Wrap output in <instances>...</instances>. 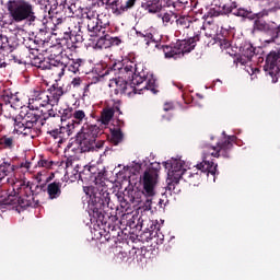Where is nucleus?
<instances>
[{"instance_id": "e2e57ef3", "label": "nucleus", "mask_w": 280, "mask_h": 280, "mask_svg": "<svg viewBox=\"0 0 280 280\" xmlns=\"http://www.w3.org/2000/svg\"><path fill=\"white\" fill-rule=\"evenodd\" d=\"M161 202H163V200L160 199V205H161Z\"/></svg>"}, {"instance_id": "4468645a", "label": "nucleus", "mask_w": 280, "mask_h": 280, "mask_svg": "<svg viewBox=\"0 0 280 280\" xmlns=\"http://www.w3.org/2000/svg\"><path fill=\"white\" fill-rule=\"evenodd\" d=\"M223 138L217 143L215 147H212L213 152H211V156L214 159H231V150H233V143L237 141L236 136H226V131L222 132Z\"/></svg>"}, {"instance_id": "864d4df0", "label": "nucleus", "mask_w": 280, "mask_h": 280, "mask_svg": "<svg viewBox=\"0 0 280 280\" xmlns=\"http://www.w3.org/2000/svg\"><path fill=\"white\" fill-rule=\"evenodd\" d=\"M162 21L163 23H170V21H172V14L164 13V15L162 16Z\"/></svg>"}, {"instance_id": "0eeeda50", "label": "nucleus", "mask_w": 280, "mask_h": 280, "mask_svg": "<svg viewBox=\"0 0 280 280\" xmlns=\"http://www.w3.org/2000/svg\"><path fill=\"white\" fill-rule=\"evenodd\" d=\"M62 95H65V88L58 83L50 85L47 91L37 88L28 100V107L38 110V108H45V106H58Z\"/></svg>"}, {"instance_id": "1a4fd4ad", "label": "nucleus", "mask_w": 280, "mask_h": 280, "mask_svg": "<svg viewBox=\"0 0 280 280\" xmlns=\"http://www.w3.org/2000/svg\"><path fill=\"white\" fill-rule=\"evenodd\" d=\"M5 8L12 23H30L32 25L36 22L34 4L30 0H9Z\"/></svg>"}, {"instance_id": "c85d7f7f", "label": "nucleus", "mask_w": 280, "mask_h": 280, "mask_svg": "<svg viewBox=\"0 0 280 280\" xmlns=\"http://www.w3.org/2000/svg\"><path fill=\"white\" fill-rule=\"evenodd\" d=\"M143 228H144V233H149V237H158L159 231H161V224H159V221H152V220L142 221L141 229Z\"/></svg>"}, {"instance_id": "f257e3e1", "label": "nucleus", "mask_w": 280, "mask_h": 280, "mask_svg": "<svg viewBox=\"0 0 280 280\" xmlns=\"http://www.w3.org/2000/svg\"><path fill=\"white\" fill-rule=\"evenodd\" d=\"M106 73L115 75L110 79V82L116 84L117 95H137V86L143 84V80L148 78V70L143 67V63H136L135 61H117L112 65Z\"/></svg>"}, {"instance_id": "79ce46f5", "label": "nucleus", "mask_w": 280, "mask_h": 280, "mask_svg": "<svg viewBox=\"0 0 280 280\" xmlns=\"http://www.w3.org/2000/svg\"><path fill=\"white\" fill-rule=\"evenodd\" d=\"M74 110L75 109H73L72 107H68V108L63 109L61 115H59L60 121H67V119H69V121H71Z\"/></svg>"}, {"instance_id": "6ab92c4d", "label": "nucleus", "mask_w": 280, "mask_h": 280, "mask_svg": "<svg viewBox=\"0 0 280 280\" xmlns=\"http://www.w3.org/2000/svg\"><path fill=\"white\" fill-rule=\"evenodd\" d=\"M89 117H86V113L82 109H74L72 114V118L66 125L68 127V131L73 135L75 128H80L83 122H88Z\"/></svg>"}, {"instance_id": "a18cd8bd", "label": "nucleus", "mask_w": 280, "mask_h": 280, "mask_svg": "<svg viewBox=\"0 0 280 280\" xmlns=\"http://www.w3.org/2000/svg\"><path fill=\"white\" fill-rule=\"evenodd\" d=\"M37 165L38 167H45L46 170H49V167L54 165V162L49 160H39Z\"/></svg>"}, {"instance_id": "393cba45", "label": "nucleus", "mask_w": 280, "mask_h": 280, "mask_svg": "<svg viewBox=\"0 0 280 280\" xmlns=\"http://www.w3.org/2000/svg\"><path fill=\"white\" fill-rule=\"evenodd\" d=\"M16 166L12 164V160L8 158L0 159V180H3L5 176L14 174Z\"/></svg>"}, {"instance_id": "2eb2a0df", "label": "nucleus", "mask_w": 280, "mask_h": 280, "mask_svg": "<svg viewBox=\"0 0 280 280\" xmlns=\"http://www.w3.org/2000/svg\"><path fill=\"white\" fill-rule=\"evenodd\" d=\"M264 71L267 73V75H270L273 84L279 81L280 52L271 51L267 55Z\"/></svg>"}, {"instance_id": "9b49d317", "label": "nucleus", "mask_w": 280, "mask_h": 280, "mask_svg": "<svg viewBox=\"0 0 280 280\" xmlns=\"http://www.w3.org/2000/svg\"><path fill=\"white\" fill-rule=\"evenodd\" d=\"M85 15L88 19V34L91 38H97L108 32V25H110L108 15L96 14L95 16L92 9H90Z\"/></svg>"}, {"instance_id": "4be33fe9", "label": "nucleus", "mask_w": 280, "mask_h": 280, "mask_svg": "<svg viewBox=\"0 0 280 280\" xmlns=\"http://www.w3.org/2000/svg\"><path fill=\"white\" fill-rule=\"evenodd\" d=\"M100 132H102V129H100L97 125L84 122L77 136L85 137V139L97 140V137H100Z\"/></svg>"}, {"instance_id": "412c9836", "label": "nucleus", "mask_w": 280, "mask_h": 280, "mask_svg": "<svg viewBox=\"0 0 280 280\" xmlns=\"http://www.w3.org/2000/svg\"><path fill=\"white\" fill-rule=\"evenodd\" d=\"M255 47L250 43H245L240 47V57L237 58V62L240 65H248L253 60L255 56Z\"/></svg>"}, {"instance_id": "72a5a7b5", "label": "nucleus", "mask_w": 280, "mask_h": 280, "mask_svg": "<svg viewBox=\"0 0 280 280\" xmlns=\"http://www.w3.org/2000/svg\"><path fill=\"white\" fill-rule=\"evenodd\" d=\"M1 100L3 104H10V106H14V104L19 102V96H16V94H13L10 90H4L1 94Z\"/></svg>"}, {"instance_id": "aec40b11", "label": "nucleus", "mask_w": 280, "mask_h": 280, "mask_svg": "<svg viewBox=\"0 0 280 280\" xmlns=\"http://www.w3.org/2000/svg\"><path fill=\"white\" fill-rule=\"evenodd\" d=\"M115 113H119V115H121V109L119 108L118 103H113L112 105L105 106L101 112V117L98 118V121L103 126H108L113 117H115Z\"/></svg>"}, {"instance_id": "f3484780", "label": "nucleus", "mask_w": 280, "mask_h": 280, "mask_svg": "<svg viewBox=\"0 0 280 280\" xmlns=\"http://www.w3.org/2000/svg\"><path fill=\"white\" fill-rule=\"evenodd\" d=\"M92 1L90 10H94V12H97V9L95 8H104L106 10H112L113 14H116V16H119L121 14V1L119 0H89Z\"/></svg>"}, {"instance_id": "473e14b6", "label": "nucleus", "mask_w": 280, "mask_h": 280, "mask_svg": "<svg viewBox=\"0 0 280 280\" xmlns=\"http://www.w3.org/2000/svg\"><path fill=\"white\" fill-rule=\"evenodd\" d=\"M48 135H50V137H54L55 139H60V141H62V139H69V137H71V131H69V128L66 126H61L59 129H54L51 131H48Z\"/></svg>"}, {"instance_id": "680f3d73", "label": "nucleus", "mask_w": 280, "mask_h": 280, "mask_svg": "<svg viewBox=\"0 0 280 280\" xmlns=\"http://www.w3.org/2000/svg\"><path fill=\"white\" fill-rule=\"evenodd\" d=\"M202 27H205V25H200V26H199V30H202Z\"/></svg>"}, {"instance_id": "f704fd0d", "label": "nucleus", "mask_w": 280, "mask_h": 280, "mask_svg": "<svg viewBox=\"0 0 280 280\" xmlns=\"http://www.w3.org/2000/svg\"><path fill=\"white\" fill-rule=\"evenodd\" d=\"M144 85L140 89L143 91V89H147V91H152V93H156V79L147 71V77L143 80Z\"/></svg>"}, {"instance_id": "5fc2aeb1", "label": "nucleus", "mask_w": 280, "mask_h": 280, "mask_svg": "<svg viewBox=\"0 0 280 280\" xmlns=\"http://www.w3.org/2000/svg\"><path fill=\"white\" fill-rule=\"evenodd\" d=\"M163 110H165V113H167L168 110H174V104L172 103H165Z\"/></svg>"}, {"instance_id": "7c9ffc66", "label": "nucleus", "mask_w": 280, "mask_h": 280, "mask_svg": "<svg viewBox=\"0 0 280 280\" xmlns=\"http://www.w3.org/2000/svg\"><path fill=\"white\" fill-rule=\"evenodd\" d=\"M39 117V126H45L46 121H49V119H60V114H58L56 110H54V107L44 110H40V114H38Z\"/></svg>"}, {"instance_id": "052dcab7", "label": "nucleus", "mask_w": 280, "mask_h": 280, "mask_svg": "<svg viewBox=\"0 0 280 280\" xmlns=\"http://www.w3.org/2000/svg\"><path fill=\"white\" fill-rule=\"evenodd\" d=\"M49 180H51V177H48L46 182L49 183Z\"/></svg>"}, {"instance_id": "dca6fc26", "label": "nucleus", "mask_w": 280, "mask_h": 280, "mask_svg": "<svg viewBox=\"0 0 280 280\" xmlns=\"http://www.w3.org/2000/svg\"><path fill=\"white\" fill-rule=\"evenodd\" d=\"M81 152H100L104 148V140H93L82 136H75Z\"/></svg>"}, {"instance_id": "37998d69", "label": "nucleus", "mask_w": 280, "mask_h": 280, "mask_svg": "<svg viewBox=\"0 0 280 280\" xmlns=\"http://www.w3.org/2000/svg\"><path fill=\"white\" fill-rule=\"evenodd\" d=\"M136 3L137 0H126L125 3H121L120 1V14H124V12H128V10H132Z\"/></svg>"}, {"instance_id": "13d9d810", "label": "nucleus", "mask_w": 280, "mask_h": 280, "mask_svg": "<svg viewBox=\"0 0 280 280\" xmlns=\"http://www.w3.org/2000/svg\"><path fill=\"white\" fill-rule=\"evenodd\" d=\"M1 67H5V62L0 63V69H1Z\"/></svg>"}, {"instance_id": "20e7f679", "label": "nucleus", "mask_w": 280, "mask_h": 280, "mask_svg": "<svg viewBox=\"0 0 280 280\" xmlns=\"http://www.w3.org/2000/svg\"><path fill=\"white\" fill-rule=\"evenodd\" d=\"M161 170V164L152 165L149 167L142 176V187L143 190L139 188H129L124 194L122 200L127 205H132L133 207H139L143 202V198L148 196L149 198H154L156 196V185L159 184V172Z\"/></svg>"}, {"instance_id": "4d7b16f0", "label": "nucleus", "mask_w": 280, "mask_h": 280, "mask_svg": "<svg viewBox=\"0 0 280 280\" xmlns=\"http://www.w3.org/2000/svg\"><path fill=\"white\" fill-rule=\"evenodd\" d=\"M39 176H43V174L37 173V177H36V179L38 180V183H40V178H39Z\"/></svg>"}, {"instance_id": "09e8293b", "label": "nucleus", "mask_w": 280, "mask_h": 280, "mask_svg": "<svg viewBox=\"0 0 280 280\" xmlns=\"http://www.w3.org/2000/svg\"><path fill=\"white\" fill-rule=\"evenodd\" d=\"M71 84L74 89H78V86H80V84H82V79L80 77L78 78H74L72 81H71Z\"/></svg>"}, {"instance_id": "b1692460", "label": "nucleus", "mask_w": 280, "mask_h": 280, "mask_svg": "<svg viewBox=\"0 0 280 280\" xmlns=\"http://www.w3.org/2000/svg\"><path fill=\"white\" fill-rule=\"evenodd\" d=\"M62 46L52 45L46 49V58L47 60H50V62H52L54 65H56V62H62Z\"/></svg>"}, {"instance_id": "39448f33", "label": "nucleus", "mask_w": 280, "mask_h": 280, "mask_svg": "<svg viewBox=\"0 0 280 280\" xmlns=\"http://www.w3.org/2000/svg\"><path fill=\"white\" fill-rule=\"evenodd\" d=\"M137 36L140 38H145L147 45H150V43H154L155 47L158 49H162L165 58H180L184 54H190V51H194L196 49V43L200 40V35H195L194 37H190L188 39H178L176 43H173L171 45H159L156 44V40L154 39V35L152 33H142L137 32Z\"/></svg>"}, {"instance_id": "de8ad7c7", "label": "nucleus", "mask_w": 280, "mask_h": 280, "mask_svg": "<svg viewBox=\"0 0 280 280\" xmlns=\"http://www.w3.org/2000/svg\"><path fill=\"white\" fill-rule=\"evenodd\" d=\"M109 43H110V47L119 46L121 45V39H119V37H113L109 35Z\"/></svg>"}, {"instance_id": "58836bf2", "label": "nucleus", "mask_w": 280, "mask_h": 280, "mask_svg": "<svg viewBox=\"0 0 280 280\" xmlns=\"http://www.w3.org/2000/svg\"><path fill=\"white\" fill-rule=\"evenodd\" d=\"M32 65L33 67H37V69H43L44 71L48 69L49 71L54 63L51 60L45 61L40 60V58L38 57H34L32 60Z\"/></svg>"}, {"instance_id": "8fccbe9b", "label": "nucleus", "mask_w": 280, "mask_h": 280, "mask_svg": "<svg viewBox=\"0 0 280 280\" xmlns=\"http://www.w3.org/2000/svg\"><path fill=\"white\" fill-rule=\"evenodd\" d=\"M1 115H3V108H1L0 112V132H3V130H5L7 128V125L5 121H3V118H1Z\"/></svg>"}, {"instance_id": "bf43d9fd", "label": "nucleus", "mask_w": 280, "mask_h": 280, "mask_svg": "<svg viewBox=\"0 0 280 280\" xmlns=\"http://www.w3.org/2000/svg\"><path fill=\"white\" fill-rule=\"evenodd\" d=\"M141 170V166H137V172H139Z\"/></svg>"}, {"instance_id": "c9c22d12", "label": "nucleus", "mask_w": 280, "mask_h": 280, "mask_svg": "<svg viewBox=\"0 0 280 280\" xmlns=\"http://www.w3.org/2000/svg\"><path fill=\"white\" fill-rule=\"evenodd\" d=\"M14 120V128L16 130V132H21V135H25V136H28V137H32V139H34V133L30 130H27V126H25V119L22 118L21 121L16 120V119H13Z\"/></svg>"}, {"instance_id": "3c124183", "label": "nucleus", "mask_w": 280, "mask_h": 280, "mask_svg": "<svg viewBox=\"0 0 280 280\" xmlns=\"http://www.w3.org/2000/svg\"><path fill=\"white\" fill-rule=\"evenodd\" d=\"M172 5L175 8V10H183V8H185V3L180 1L172 2Z\"/></svg>"}, {"instance_id": "49530a36", "label": "nucleus", "mask_w": 280, "mask_h": 280, "mask_svg": "<svg viewBox=\"0 0 280 280\" xmlns=\"http://www.w3.org/2000/svg\"><path fill=\"white\" fill-rule=\"evenodd\" d=\"M219 45L221 49H229V47H231V42L226 38H223L219 40Z\"/></svg>"}, {"instance_id": "603ef678", "label": "nucleus", "mask_w": 280, "mask_h": 280, "mask_svg": "<svg viewBox=\"0 0 280 280\" xmlns=\"http://www.w3.org/2000/svg\"><path fill=\"white\" fill-rule=\"evenodd\" d=\"M91 84H93V83L85 84V86L83 89V97H89Z\"/></svg>"}, {"instance_id": "a211bd4d", "label": "nucleus", "mask_w": 280, "mask_h": 280, "mask_svg": "<svg viewBox=\"0 0 280 280\" xmlns=\"http://www.w3.org/2000/svg\"><path fill=\"white\" fill-rule=\"evenodd\" d=\"M24 124L26 126V129L28 131H32V133L35 136V137H38V135H40V122L38 124L39 121V116L38 114H36L34 112L33 108H31V110H28L24 117Z\"/></svg>"}, {"instance_id": "bb28decb", "label": "nucleus", "mask_w": 280, "mask_h": 280, "mask_svg": "<svg viewBox=\"0 0 280 280\" xmlns=\"http://www.w3.org/2000/svg\"><path fill=\"white\" fill-rule=\"evenodd\" d=\"M46 191L49 200H58L62 196V182L55 180L48 184Z\"/></svg>"}, {"instance_id": "f03ea898", "label": "nucleus", "mask_w": 280, "mask_h": 280, "mask_svg": "<svg viewBox=\"0 0 280 280\" xmlns=\"http://www.w3.org/2000/svg\"><path fill=\"white\" fill-rule=\"evenodd\" d=\"M106 176V171L100 172L97 174L96 180H101V184L88 187L86 195L90 196L89 199V210L92 211L93 218L96 222L101 224H107L110 219L108 210L113 209V203L110 202V192H108V187L104 184V177Z\"/></svg>"}, {"instance_id": "e433bc0d", "label": "nucleus", "mask_w": 280, "mask_h": 280, "mask_svg": "<svg viewBox=\"0 0 280 280\" xmlns=\"http://www.w3.org/2000/svg\"><path fill=\"white\" fill-rule=\"evenodd\" d=\"M49 71H51V75H55V78H58V80H60V78L65 75V62L59 61V62L52 63Z\"/></svg>"}, {"instance_id": "423d86ee", "label": "nucleus", "mask_w": 280, "mask_h": 280, "mask_svg": "<svg viewBox=\"0 0 280 280\" xmlns=\"http://www.w3.org/2000/svg\"><path fill=\"white\" fill-rule=\"evenodd\" d=\"M45 187V184L35 185L31 182L20 180L14 184L13 191L9 195V198L11 202L18 200V205L22 209H27V207H38V200H36V197L34 196H38V189L40 191H47Z\"/></svg>"}, {"instance_id": "9d476101", "label": "nucleus", "mask_w": 280, "mask_h": 280, "mask_svg": "<svg viewBox=\"0 0 280 280\" xmlns=\"http://www.w3.org/2000/svg\"><path fill=\"white\" fill-rule=\"evenodd\" d=\"M164 167L167 170L166 178V189L167 191H173V194H178L180 188V180L185 178V173L188 171L185 168V161L183 160H168L164 162Z\"/></svg>"}, {"instance_id": "5701e85b", "label": "nucleus", "mask_w": 280, "mask_h": 280, "mask_svg": "<svg viewBox=\"0 0 280 280\" xmlns=\"http://www.w3.org/2000/svg\"><path fill=\"white\" fill-rule=\"evenodd\" d=\"M66 175L69 176L71 180H80L82 178L80 164L72 159H68L66 162Z\"/></svg>"}, {"instance_id": "ea45409f", "label": "nucleus", "mask_w": 280, "mask_h": 280, "mask_svg": "<svg viewBox=\"0 0 280 280\" xmlns=\"http://www.w3.org/2000/svg\"><path fill=\"white\" fill-rule=\"evenodd\" d=\"M124 141V132H121L120 128L112 129L110 130V143L113 145H119Z\"/></svg>"}, {"instance_id": "c756f323", "label": "nucleus", "mask_w": 280, "mask_h": 280, "mask_svg": "<svg viewBox=\"0 0 280 280\" xmlns=\"http://www.w3.org/2000/svg\"><path fill=\"white\" fill-rule=\"evenodd\" d=\"M18 144L16 136L4 135L0 137V150H9L12 152Z\"/></svg>"}, {"instance_id": "a878e982", "label": "nucleus", "mask_w": 280, "mask_h": 280, "mask_svg": "<svg viewBox=\"0 0 280 280\" xmlns=\"http://www.w3.org/2000/svg\"><path fill=\"white\" fill-rule=\"evenodd\" d=\"M82 67H84V60L77 58V59H68L63 63L65 71H69L70 73H84L82 70Z\"/></svg>"}, {"instance_id": "4c0bfd02", "label": "nucleus", "mask_w": 280, "mask_h": 280, "mask_svg": "<svg viewBox=\"0 0 280 280\" xmlns=\"http://www.w3.org/2000/svg\"><path fill=\"white\" fill-rule=\"evenodd\" d=\"M40 44H42L40 40L32 37H28L23 42L24 47H26V49H28L30 51H39Z\"/></svg>"}, {"instance_id": "2f4dec72", "label": "nucleus", "mask_w": 280, "mask_h": 280, "mask_svg": "<svg viewBox=\"0 0 280 280\" xmlns=\"http://www.w3.org/2000/svg\"><path fill=\"white\" fill-rule=\"evenodd\" d=\"M94 40L96 49H108L110 47V34L108 31L103 35H98V37H95Z\"/></svg>"}, {"instance_id": "cd10ccee", "label": "nucleus", "mask_w": 280, "mask_h": 280, "mask_svg": "<svg viewBox=\"0 0 280 280\" xmlns=\"http://www.w3.org/2000/svg\"><path fill=\"white\" fill-rule=\"evenodd\" d=\"M141 8L149 14H156L163 10V3L161 0H142Z\"/></svg>"}, {"instance_id": "ddd939ff", "label": "nucleus", "mask_w": 280, "mask_h": 280, "mask_svg": "<svg viewBox=\"0 0 280 280\" xmlns=\"http://www.w3.org/2000/svg\"><path fill=\"white\" fill-rule=\"evenodd\" d=\"M65 23L66 25L62 28H57L55 31L63 32V37L60 45H67V49H71L72 47H75V45L84 43L85 38L80 30V26L78 27V31H71V26H69V23H67V18H65Z\"/></svg>"}, {"instance_id": "7ed1b4c3", "label": "nucleus", "mask_w": 280, "mask_h": 280, "mask_svg": "<svg viewBox=\"0 0 280 280\" xmlns=\"http://www.w3.org/2000/svg\"><path fill=\"white\" fill-rule=\"evenodd\" d=\"M222 14H233V16L254 21L253 27L255 32H262L267 36H270L267 43H275V39L280 36V24L277 25L275 22H266V20L261 19L264 14L253 13L250 9L242 8L237 1L230 0V3L223 4Z\"/></svg>"}, {"instance_id": "a19ab883", "label": "nucleus", "mask_w": 280, "mask_h": 280, "mask_svg": "<svg viewBox=\"0 0 280 280\" xmlns=\"http://www.w3.org/2000/svg\"><path fill=\"white\" fill-rule=\"evenodd\" d=\"M176 23L179 30H189L194 22H191V20L187 16H180L177 19Z\"/></svg>"}, {"instance_id": "6e6d98bb", "label": "nucleus", "mask_w": 280, "mask_h": 280, "mask_svg": "<svg viewBox=\"0 0 280 280\" xmlns=\"http://www.w3.org/2000/svg\"><path fill=\"white\" fill-rule=\"evenodd\" d=\"M118 257H119V259H122V261H124V259H126L128 257V254L126 252H120L118 254Z\"/></svg>"}, {"instance_id": "f8f14e48", "label": "nucleus", "mask_w": 280, "mask_h": 280, "mask_svg": "<svg viewBox=\"0 0 280 280\" xmlns=\"http://www.w3.org/2000/svg\"><path fill=\"white\" fill-rule=\"evenodd\" d=\"M217 172L218 164L213 163V161L203 160L201 163L197 164L196 172L188 171L184 174V178L182 180H184V183H188V185H192V187H198V185H200L202 174H206V176H209V174L215 176Z\"/></svg>"}, {"instance_id": "c03bdc74", "label": "nucleus", "mask_w": 280, "mask_h": 280, "mask_svg": "<svg viewBox=\"0 0 280 280\" xmlns=\"http://www.w3.org/2000/svg\"><path fill=\"white\" fill-rule=\"evenodd\" d=\"M143 200H145L143 203L144 210L150 211L152 209V197L144 196L142 202Z\"/></svg>"}, {"instance_id": "6e6552de", "label": "nucleus", "mask_w": 280, "mask_h": 280, "mask_svg": "<svg viewBox=\"0 0 280 280\" xmlns=\"http://www.w3.org/2000/svg\"><path fill=\"white\" fill-rule=\"evenodd\" d=\"M65 8H68L70 12H73L75 4H69L67 0H59L51 4L49 0H46L45 12H48V15L44 16V20H46V30H62L65 25H67L65 23V14L62 13Z\"/></svg>"}]
</instances>
